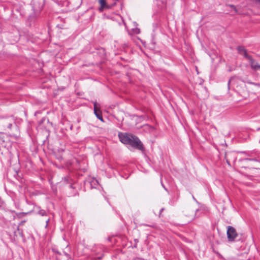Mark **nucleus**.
Returning <instances> with one entry per match:
<instances>
[{"label": "nucleus", "mask_w": 260, "mask_h": 260, "mask_svg": "<svg viewBox=\"0 0 260 260\" xmlns=\"http://www.w3.org/2000/svg\"><path fill=\"white\" fill-rule=\"evenodd\" d=\"M118 0H99L100 4L99 10L103 11L104 9H110L114 6Z\"/></svg>", "instance_id": "f257e3e1"}, {"label": "nucleus", "mask_w": 260, "mask_h": 260, "mask_svg": "<svg viewBox=\"0 0 260 260\" xmlns=\"http://www.w3.org/2000/svg\"><path fill=\"white\" fill-rule=\"evenodd\" d=\"M127 144L130 145L134 148L138 149L140 150H143L144 147L142 143L139 139V138L133 135V138H131V140Z\"/></svg>", "instance_id": "f03ea898"}, {"label": "nucleus", "mask_w": 260, "mask_h": 260, "mask_svg": "<svg viewBox=\"0 0 260 260\" xmlns=\"http://www.w3.org/2000/svg\"><path fill=\"white\" fill-rule=\"evenodd\" d=\"M226 234L228 240L229 242L234 241L235 238L238 236V234L235 229L230 225L228 226Z\"/></svg>", "instance_id": "7ed1b4c3"}, {"label": "nucleus", "mask_w": 260, "mask_h": 260, "mask_svg": "<svg viewBox=\"0 0 260 260\" xmlns=\"http://www.w3.org/2000/svg\"><path fill=\"white\" fill-rule=\"evenodd\" d=\"M119 138L121 143L124 144H127L131 140V138H133V135L128 134H119Z\"/></svg>", "instance_id": "20e7f679"}, {"label": "nucleus", "mask_w": 260, "mask_h": 260, "mask_svg": "<svg viewBox=\"0 0 260 260\" xmlns=\"http://www.w3.org/2000/svg\"><path fill=\"white\" fill-rule=\"evenodd\" d=\"M94 113L99 119L102 121H104L100 108L96 102L94 103Z\"/></svg>", "instance_id": "39448f33"}, {"label": "nucleus", "mask_w": 260, "mask_h": 260, "mask_svg": "<svg viewBox=\"0 0 260 260\" xmlns=\"http://www.w3.org/2000/svg\"><path fill=\"white\" fill-rule=\"evenodd\" d=\"M249 58V59H248V60L250 62L251 68L255 71L260 70V64L255 62L252 57Z\"/></svg>", "instance_id": "423d86ee"}, {"label": "nucleus", "mask_w": 260, "mask_h": 260, "mask_svg": "<svg viewBox=\"0 0 260 260\" xmlns=\"http://www.w3.org/2000/svg\"><path fill=\"white\" fill-rule=\"evenodd\" d=\"M238 50L239 53L243 55L245 58H246L247 59H249V57H251V56L248 55L247 53L246 50L243 47H238Z\"/></svg>", "instance_id": "0eeeda50"}, {"label": "nucleus", "mask_w": 260, "mask_h": 260, "mask_svg": "<svg viewBox=\"0 0 260 260\" xmlns=\"http://www.w3.org/2000/svg\"><path fill=\"white\" fill-rule=\"evenodd\" d=\"M13 234L14 239H15L16 237H17L18 234H19V235L22 238H24V236L23 235L22 230H20L18 226L16 227V230L14 231Z\"/></svg>", "instance_id": "6e6552de"}, {"label": "nucleus", "mask_w": 260, "mask_h": 260, "mask_svg": "<svg viewBox=\"0 0 260 260\" xmlns=\"http://www.w3.org/2000/svg\"><path fill=\"white\" fill-rule=\"evenodd\" d=\"M51 250L54 254H56L58 255H61V252L60 251H59L56 248H52Z\"/></svg>", "instance_id": "1a4fd4ad"}, {"label": "nucleus", "mask_w": 260, "mask_h": 260, "mask_svg": "<svg viewBox=\"0 0 260 260\" xmlns=\"http://www.w3.org/2000/svg\"><path fill=\"white\" fill-rule=\"evenodd\" d=\"M103 248H104V246L103 245H98L96 246L95 247V249L94 250H93V251H95L96 250V249H99L101 252H103Z\"/></svg>", "instance_id": "9d476101"}, {"label": "nucleus", "mask_w": 260, "mask_h": 260, "mask_svg": "<svg viewBox=\"0 0 260 260\" xmlns=\"http://www.w3.org/2000/svg\"><path fill=\"white\" fill-rule=\"evenodd\" d=\"M64 255L67 257V260H73L71 255L66 251H63Z\"/></svg>", "instance_id": "9b49d317"}, {"label": "nucleus", "mask_w": 260, "mask_h": 260, "mask_svg": "<svg viewBox=\"0 0 260 260\" xmlns=\"http://www.w3.org/2000/svg\"><path fill=\"white\" fill-rule=\"evenodd\" d=\"M139 242V240L137 239H134V244L132 246L133 248H136L137 247V244Z\"/></svg>", "instance_id": "f8f14e48"}, {"label": "nucleus", "mask_w": 260, "mask_h": 260, "mask_svg": "<svg viewBox=\"0 0 260 260\" xmlns=\"http://www.w3.org/2000/svg\"><path fill=\"white\" fill-rule=\"evenodd\" d=\"M31 212H19L18 214V216H20L21 215H23V214H27L28 213H30Z\"/></svg>", "instance_id": "ddd939ff"}, {"label": "nucleus", "mask_w": 260, "mask_h": 260, "mask_svg": "<svg viewBox=\"0 0 260 260\" xmlns=\"http://www.w3.org/2000/svg\"><path fill=\"white\" fill-rule=\"evenodd\" d=\"M25 222L26 220H25L21 221L20 223H19L18 225L17 226H18L19 228L20 225H23Z\"/></svg>", "instance_id": "4468645a"}, {"label": "nucleus", "mask_w": 260, "mask_h": 260, "mask_svg": "<svg viewBox=\"0 0 260 260\" xmlns=\"http://www.w3.org/2000/svg\"><path fill=\"white\" fill-rule=\"evenodd\" d=\"M103 257V253H101V254L98 256L96 258V259L95 260H100L102 258V257Z\"/></svg>", "instance_id": "2eb2a0df"}, {"label": "nucleus", "mask_w": 260, "mask_h": 260, "mask_svg": "<svg viewBox=\"0 0 260 260\" xmlns=\"http://www.w3.org/2000/svg\"><path fill=\"white\" fill-rule=\"evenodd\" d=\"M192 215L191 216V218L189 220V221H191L194 217V216H195V214L194 212H192Z\"/></svg>", "instance_id": "dca6fc26"}, {"label": "nucleus", "mask_w": 260, "mask_h": 260, "mask_svg": "<svg viewBox=\"0 0 260 260\" xmlns=\"http://www.w3.org/2000/svg\"><path fill=\"white\" fill-rule=\"evenodd\" d=\"M144 226H150V227H154V225H148L147 224H144Z\"/></svg>", "instance_id": "f3484780"}, {"label": "nucleus", "mask_w": 260, "mask_h": 260, "mask_svg": "<svg viewBox=\"0 0 260 260\" xmlns=\"http://www.w3.org/2000/svg\"><path fill=\"white\" fill-rule=\"evenodd\" d=\"M39 213H40L42 216H44L46 215V212H38Z\"/></svg>", "instance_id": "a211bd4d"}, {"label": "nucleus", "mask_w": 260, "mask_h": 260, "mask_svg": "<svg viewBox=\"0 0 260 260\" xmlns=\"http://www.w3.org/2000/svg\"><path fill=\"white\" fill-rule=\"evenodd\" d=\"M12 125V123H9L8 125V128H11Z\"/></svg>", "instance_id": "6ab92c4d"}, {"label": "nucleus", "mask_w": 260, "mask_h": 260, "mask_svg": "<svg viewBox=\"0 0 260 260\" xmlns=\"http://www.w3.org/2000/svg\"><path fill=\"white\" fill-rule=\"evenodd\" d=\"M48 221H49V219H47V220H46V226H47V224H48Z\"/></svg>", "instance_id": "aec40b11"}, {"label": "nucleus", "mask_w": 260, "mask_h": 260, "mask_svg": "<svg viewBox=\"0 0 260 260\" xmlns=\"http://www.w3.org/2000/svg\"><path fill=\"white\" fill-rule=\"evenodd\" d=\"M108 240L110 241L111 240V238H108Z\"/></svg>", "instance_id": "412c9836"}, {"label": "nucleus", "mask_w": 260, "mask_h": 260, "mask_svg": "<svg viewBox=\"0 0 260 260\" xmlns=\"http://www.w3.org/2000/svg\"><path fill=\"white\" fill-rule=\"evenodd\" d=\"M161 213V212H159V216L160 215Z\"/></svg>", "instance_id": "4be33fe9"}, {"label": "nucleus", "mask_w": 260, "mask_h": 260, "mask_svg": "<svg viewBox=\"0 0 260 260\" xmlns=\"http://www.w3.org/2000/svg\"><path fill=\"white\" fill-rule=\"evenodd\" d=\"M260 3V0H257Z\"/></svg>", "instance_id": "5701e85b"}]
</instances>
